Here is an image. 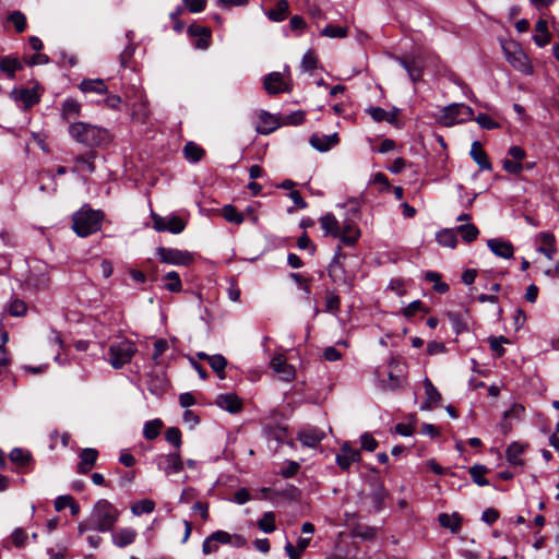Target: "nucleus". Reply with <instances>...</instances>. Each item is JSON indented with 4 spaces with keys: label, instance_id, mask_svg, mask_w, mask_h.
<instances>
[{
    "label": "nucleus",
    "instance_id": "nucleus-1",
    "mask_svg": "<svg viewBox=\"0 0 559 559\" xmlns=\"http://www.w3.org/2000/svg\"><path fill=\"white\" fill-rule=\"evenodd\" d=\"M119 518L118 510L107 500L95 503L91 515L92 527L98 532L111 531Z\"/></svg>",
    "mask_w": 559,
    "mask_h": 559
},
{
    "label": "nucleus",
    "instance_id": "nucleus-2",
    "mask_svg": "<svg viewBox=\"0 0 559 559\" xmlns=\"http://www.w3.org/2000/svg\"><path fill=\"white\" fill-rule=\"evenodd\" d=\"M102 214L93 210H81L73 215V230L86 237L100 228Z\"/></svg>",
    "mask_w": 559,
    "mask_h": 559
},
{
    "label": "nucleus",
    "instance_id": "nucleus-3",
    "mask_svg": "<svg viewBox=\"0 0 559 559\" xmlns=\"http://www.w3.org/2000/svg\"><path fill=\"white\" fill-rule=\"evenodd\" d=\"M69 132L75 141L87 146L99 145L105 135L99 128L84 122L72 123L69 127Z\"/></svg>",
    "mask_w": 559,
    "mask_h": 559
},
{
    "label": "nucleus",
    "instance_id": "nucleus-4",
    "mask_svg": "<svg viewBox=\"0 0 559 559\" xmlns=\"http://www.w3.org/2000/svg\"><path fill=\"white\" fill-rule=\"evenodd\" d=\"M346 253L343 252L341 245L335 249L332 261L329 264V275L335 284L353 285L355 274L348 272L345 267Z\"/></svg>",
    "mask_w": 559,
    "mask_h": 559
},
{
    "label": "nucleus",
    "instance_id": "nucleus-5",
    "mask_svg": "<svg viewBox=\"0 0 559 559\" xmlns=\"http://www.w3.org/2000/svg\"><path fill=\"white\" fill-rule=\"evenodd\" d=\"M445 126L474 120V110L465 104H451L443 108L442 117Z\"/></svg>",
    "mask_w": 559,
    "mask_h": 559
},
{
    "label": "nucleus",
    "instance_id": "nucleus-6",
    "mask_svg": "<svg viewBox=\"0 0 559 559\" xmlns=\"http://www.w3.org/2000/svg\"><path fill=\"white\" fill-rule=\"evenodd\" d=\"M503 51L506 55V58L508 62L519 72L530 75L533 73V66L526 56V53L523 51V49L516 45L513 44L511 46H503Z\"/></svg>",
    "mask_w": 559,
    "mask_h": 559
},
{
    "label": "nucleus",
    "instance_id": "nucleus-7",
    "mask_svg": "<svg viewBox=\"0 0 559 559\" xmlns=\"http://www.w3.org/2000/svg\"><path fill=\"white\" fill-rule=\"evenodd\" d=\"M135 350L134 344L129 341L112 344L109 347L108 360L114 368L119 369L131 360Z\"/></svg>",
    "mask_w": 559,
    "mask_h": 559
},
{
    "label": "nucleus",
    "instance_id": "nucleus-8",
    "mask_svg": "<svg viewBox=\"0 0 559 559\" xmlns=\"http://www.w3.org/2000/svg\"><path fill=\"white\" fill-rule=\"evenodd\" d=\"M396 61L403 67L413 83L421 81L424 74V59L418 56L396 57Z\"/></svg>",
    "mask_w": 559,
    "mask_h": 559
},
{
    "label": "nucleus",
    "instance_id": "nucleus-9",
    "mask_svg": "<svg viewBox=\"0 0 559 559\" xmlns=\"http://www.w3.org/2000/svg\"><path fill=\"white\" fill-rule=\"evenodd\" d=\"M152 219H153L154 228L158 231L168 230L174 234H179L186 227V223L183 222V219L180 218L179 216H175V215L169 216V217H164V216L153 213Z\"/></svg>",
    "mask_w": 559,
    "mask_h": 559
},
{
    "label": "nucleus",
    "instance_id": "nucleus-10",
    "mask_svg": "<svg viewBox=\"0 0 559 559\" xmlns=\"http://www.w3.org/2000/svg\"><path fill=\"white\" fill-rule=\"evenodd\" d=\"M157 254L162 262L177 265H188L193 261V257L188 251L170 248H158Z\"/></svg>",
    "mask_w": 559,
    "mask_h": 559
},
{
    "label": "nucleus",
    "instance_id": "nucleus-11",
    "mask_svg": "<svg viewBox=\"0 0 559 559\" xmlns=\"http://www.w3.org/2000/svg\"><path fill=\"white\" fill-rule=\"evenodd\" d=\"M324 438L325 432L316 426H306L297 432V440L306 448H317Z\"/></svg>",
    "mask_w": 559,
    "mask_h": 559
},
{
    "label": "nucleus",
    "instance_id": "nucleus-12",
    "mask_svg": "<svg viewBox=\"0 0 559 559\" xmlns=\"http://www.w3.org/2000/svg\"><path fill=\"white\" fill-rule=\"evenodd\" d=\"M361 460L360 452L353 449L349 442H344L336 454L335 462L342 471L347 472L353 463Z\"/></svg>",
    "mask_w": 559,
    "mask_h": 559
},
{
    "label": "nucleus",
    "instance_id": "nucleus-13",
    "mask_svg": "<svg viewBox=\"0 0 559 559\" xmlns=\"http://www.w3.org/2000/svg\"><path fill=\"white\" fill-rule=\"evenodd\" d=\"M309 143L314 150L324 153L336 146L340 143V138L337 133L330 135L313 133L309 139Z\"/></svg>",
    "mask_w": 559,
    "mask_h": 559
},
{
    "label": "nucleus",
    "instance_id": "nucleus-14",
    "mask_svg": "<svg viewBox=\"0 0 559 559\" xmlns=\"http://www.w3.org/2000/svg\"><path fill=\"white\" fill-rule=\"evenodd\" d=\"M361 236L360 229L352 221H344L341 226L340 240L347 247H353L357 243Z\"/></svg>",
    "mask_w": 559,
    "mask_h": 559
},
{
    "label": "nucleus",
    "instance_id": "nucleus-15",
    "mask_svg": "<svg viewBox=\"0 0 559 559\" xmlns=\"http://www.w3.org/2000/svg\"><path fill=\"white\" fill-rule=\"evenodd\" d=\"M487 246L490 249V251L497 257H500L503 259L513 258L514 247L508 240L492 238L487 241Z\"/></svg>",
    "mask_w": 559,
    "mask_h": 559
},
{
    "label": "nucleus",
    "instance_id": "nucleus-16",
    "mask_svg": "<svg viewBox=\"0 0 559 559\" xmlns=\"http://www.w3.org/2000/svg\"><path fill=\"white\" fill-rule=\"evenodd\" d=\"M216 405L231 414L242 411V401L235 393L221 394L216 397Z\"/></svg>",
    "mask_w": 559,
    "mask_h": 559
},
{
    "label": "nucleus",
    "instance_id": "nucleus-17",
    "mask_svg": "<svg viewBox=\"0 0 559 559\" xmlns=\"http://www.w3.org/2000/svg\"><path fill=\"white\" fill-rule=\"evenodd\" d=\"M389 497V492L384 485L380 480H374L371 484L370 499L376 512H380L384 508L385 499Z\"/></svg>",
    "mask_w": 559,
    "mask_h": 559
},
{
    "label": "nucleus",
    "instance_id": "nucleus-18",
    "mask_svg": "<svg viewBox=\"0 0 559 559\" xmlns=\"http://www.w3.org/2000/svg\"><path fill=\"white\" fill-rule=\"evenodd\" d=\"M469 155L473 158V160L479 166L480 170L492 169V164L489 160V157L485 150L483 148V145L479 141H474L472 143Z\"/></svg>",
    "mask_w": 559,
    "mask_h": 559
},
{
    "label": "nucleus",
    "instance_id": "nucleus-19",
    "mask_svg": "<svg viewBox=\"0 0 559 559\" xmlns=\"http://www.w3.org/2000/svg\"><path fill=\"white\" fill-rule=\"evenodd\" d=\"M424 388L426 393V400L423 403L420 409L426 411L430 409L432 406H437L440 404L442 396L438 389L433 385L429 378H425Z\"/></svg>",
    "mask_w": 559,
    "mask_h": 559
},
{
    "label": "nucleus",
    "instance_id": "nucleus-20",
    "mask_svg": "<svg viewBox=\"0 0 559 559\" xmlns=\"http://www.w3.org/2000/svg\"><path fill=\"white\" fill-rule=\"evenodd\" d=\"M321 228L325 236L333 238H340L341 236V224L333 213H326L319 218Z\"/></svg>",
    "mask_w": 559,
    "mask_h": 559
},
{
    "label": "nucleus",
    "instance_id": "nucleus-21",
    "mask_svg": "<svg viewBox=\"0 0 559 559\" xmlns=\"http://www.w3.org/2000/svg\"><path fill=\"white\" fill-rule=\"evenodd\" d=\"M280 126L278 119L275 116L270 115L266 111L259 114V120L257 122V131L262 134H269L277 129Z\"/></svg>",
    "mask_w": 559,
    "mask_h": 559
},
{
    "label": "nucleus",
    "instance_id": "nucleus-22",
    "mask_svg": "<svg viewBox=\"0 0 559 559\" xmlns=\"http://www.w3.org/2000/svg\"><path fill=\"white\" fill-rule=\"evenodd\" d=\"M524 451H525L524 444H522L518 441L511 442L506 450V459H507L508 463L512 466L523 467L524 461L521 459V455L524 453Z\"/></svg>",
    "mask_w": 559,
    "mask_h": 559
},
{
    "label": "nucleus",
    "instance_id": "nucleus-23",
    "mask_svg": "<svg viewBox=\"0 0 559 559\" xmlns=\"http://www.w3.org/2000/svg\"><path fill=\"white\" fill-rule=\"evenodd\" d=\"M400 366V360L396 357H391L388 361V367L390 369L388 373V383H384V386L389 390H397L402 388L404 378L400 374H395L393 371L397 369Z\"/></svg>",
    "mask_w": 559,
    "mask_h": 559
},
{
    "label": "nucleus",
    "instance_id": "nucleus-24",
    "mask_svg": "<svg viewBox=\"0 0 559 559\" xmlns=\"http://www.w3.org/2000/svg\"><path fill=\"white\" fill-rule=\"evenodd\" d=\"M98 453L95 449H84L80 453V463L78 464V472L80 474H87L95 465Z\"/></svg>",
    "mask_w": 559,
    "mask_h": 559
},
{
    "label": "nucleus",
    "instance_id": "nucleus-25",
    "mask_svg": "<svg viewBox=\"0 0 559 559\" xmlns=\"http://www.w3.org/2000/svg\"><path fill=\"white\" fill-rule=\"evenodd\" d=\"M535 31L537 32V34L533 36V40L538 47H545L547 44H549L551 36L550 33L548 32V25L546 20H538L535 25Z\"/></svg>",
    "mask_w": 559,
    "mask_h": 559
},
{
    "label": "nucleus",
    "instance_id": "nucleus-26",
    "mask_svg": "<svg viewBox=\"0 0 559 559\" xmlns=\"http://www.w3.org/2000/svg\"><path fill=\"white\" fill-rule=\"evenodd\" d=\"M95 157L96 153L94 151H90L84 155L76 156V166L72 169V171L76 173L79 170H87L88 173H93L95 170Z\"/></svg>",
    "mask_w": 559,
    "mask_h": 559
},
{
    "label": "nucleus",
    "instance_id": "nucleus-27",
    "mask_svg": "<svg viewBox=\"0 0 559 559\" xmlns=\"http://www.w3.org/2000/svg\"><path fill=\"white\" fill-rule=\"evenodd\" d=\"M438 521L442 527L449 528L452 533H457L462 527V520L457 513L451 515L441 513L438 516Z\"/></svg>",
    "mask_w": 559,
    "mask_h": 559
},
{
    "label": "nucleus",
    "instance_id": "nucleus-28",
    "mask_svg": "<svg viewBox=\"0 0 559 559\" xmlns=\"http://www.w3.org/2000/svg\"><path fill=\"white\" fill-rule=\"evenodd\" d=\"M79 87L83 93H96V94H106L107 93V86H106L105 82L100 79L83 80Z\"/></svg>",
    "mask_w": 559,
    "mask_h": 559
},
{
    "label": "nucleus",
    "instance_id": "nucleus-29",
    "mask_svg": "<svg viewBox=\"0 0 559 559\" xmlns=\"http://www.w3.org/2000/svg\"><path fill=\"white\" fill-rule=\"evenodd\" d=\"M436 239L440 246L454 249L457 245L456 229H453V228L442 229L441 231L437 233Z\"/></svg>",
    "mask_w": 559,
    "mask_h": 559
},
{
    "label": "nucleus",
    "instance_id": "nucleus-30",
    "mask_svg": "<svg viewBox=\"0 0 559 559\" xmlns=\"http://www.w3.org/2000/svg\"><path fill=\"white\" fill-rule=\"evenodd\" d=\"M136 537V532L132 528H122L112 536L114 544L118 547L131 545Z\"/></svg>",
    "mask_w": 559,
    "mask_h": 559
},
{
    "label": "nucleus",
    "instance_id": "nucleus-31",
    "mask_svg": "<svg viewBox=\"0 0 559 559\" xmlns=\"http://www.w3.org/2000/svg\"><path fill=\"white\" fill-rule=\"evenodd\" d=\"M81 112V104L75 99H67L62 105V118L67 121L76 119Z\"/></svg>",
    "mask_w": 559,
    "mask_h": 559
},
{
    "label": "nucleus",
    "instance_id": "nucleus-32",
    "mask_svg": "<svg viewBox=\"0 0 559 559\" xmlns=\"http://www.w3.org/2000/svg\"><path fill=\"white\" fill-rule=\"evenodd\" d=\"M166 466L164 468L166 475H170L173 473H179L183 469V462L178 452L170 453L165 457Z\"/></svg>",
    "mask_w": 559,
    "mask_h": 559
},
{
    "label": "nucleus",
    "instance_id": "nucleus-33",
    "mask_svg": "<svg viewBox=\"0 0 559 559\" xmlns=\"http://www.w3.org/2000/svg\"><path fill=\"white\" fill-rule=\"evenodd\" d=\"M15 98L21 100L24 108H29L39 102V96L34 90H20L13 92Z\"/></svg>",
    "mask_w": 559,
    "mask_h": 559
},
{
    "label": "nucleus",
    "instance_id": "nucleus-34",
    "mask_svg": "<svg viewBox=\"0 0 559 559\" xmlns=\"http://www.w3.org/2000/svg\"><path fill=\"white\" fill-rule=\"evenodd\" d=\"M488 468L485 465L481 464H475L472 467H469L468 473L475 484L478 486H488L489 481L485 477V474L488 473Z\"/></svg>",
    "mask_w": 559,
    "mask_h": 559
},
{
    "label": "nucleus",
    "instance_id": "nucleus-35",
    "mask_svg": "<svg viewBox=\"0 0 559 559\" xmlns=\"http://www.w3.org/2000/svg\"><path fill=\"white\" fill-rule=\"evenodd\" d=\"M306 120V111L298 109L292 111L289 114H282V127L283 126H293L297 127L305 122Z\"/></svg>",
    "mask_w": 559,
    "mask_h": 559
},
{
    "label": "nucleus",
    "instance_id": "nucleus-36",
    "mask_svg": "<svg viewBox=\"0 0 559 559\" xmlns=\"http://www.w3.org/2000/svg\"><path fill=\"white\" fill-rule=\"evenodd\" d=\"M183 154L188 160L197 163L203 158L205 151L194 142H188L183 147Z\"/></svg>",
    "mask_w": 559,
    "mask_h": 559
},
{
    "label": "nucleus",
    "instance_id": "nucleus-37",
    "mask_svg": "<svg viewBox=\"0 0 559 559\" xmlns=\"http://www.w3.org/2000/svg\"><path fill=\"white\" fill-rule=\"evenodd\" d=\"M456 233L460 234L465 242L471 243L477 239L479 229L474 224H464L456 228Z\"/></svg>",
    "mask_w": 559,
    "mask_h": 559
},
{
    "label": "nucleus",
    "instance_id": "nucleus-38",
    "mask_svg": "<svg viewBox=\"0 0 559 559\" xmlns=\"http://www.w3.org/2000/svg\"><path fill=\"white\" fill-rule=\"evenodd\" d=\"M347 27L328 24L321 31V35L330 38H344L347 36Z\"/></svg>",
    "mask_w": 559,
    "mask_h": 559
},
{
    "label": "nucleus",
    "instance_id": "nucleus-39",
    "mask_svg": "<svg viewBox=\"0 0 559 559\" xmlns=\"http://www.w3.org/2000/svg\"><path fill=\"white\" fill-rule=\"evenodd\" d=\"M258 527L265 532L272 533L276 530V518L273 512L265 513L262 519L258 521Z\"/></svg>",
    "mask_w": 559,
    "mask_h": 559
},
{
    "label": "nucleus",
    "instance_id": "nucleus-40",
    "mask_svg": "<svg viewBox=\"0 0 559 559\" xmlns=\"http://www.w3.org/2000/svg\"><path fill=\"white\" fill-rule=\"evenodd\" d=\"M300 471V463L293 460L282 461V478H290L298 474Z\"/></svg>",
    "mask_w": 559,
    "mask_h": 559
},
{
    "label": "nucleus",
    "instance_id": "nucleus-41",
    "mask_svg": "<svg viewBox=\"0 0 559 559\" xmlns=\"http://www.w3.org/2000/svg\"><path fill=\"white\" fill-rule=\"evenodd\" d=\"M209 364L211 368L218 374L221 379L225 377L224 370L227 365V360L222 355H212L211 358H209Z\"/></svg>",
    "mask_w": 559,
    "mask_h": 559
},
{
    "label": "nucleus",
    "instance_id": "nucleus-42",
    "mask_svg": "<svg viewBox=\"0 0 559 559\" xmlns=\"http://www.w3.org/2000/svg\"><path fill=\"white\" fill-rule=\"evenodd\" d=\"M20 69H22V64L16 59L5 57L0 61V70L8 73L10 78H13L15 71Z\"/></svg>",
    "mask_w": 559,
    "mask_h": 559
},
{
    "label": "nucleus",
    "instance_id": "nucleus-43",
    "mask_svg": "<svg viewBox=\"0 0 559 559\" xmlns=\"http://www.w3.org/2000/svg\"><path fill=\"white\" fill-rule=\"evenodd\" d=\"M222 213L224 218L229 223L239 225L243 222V215L233 205L224 206Z\"/></svg>",
    "mask_w": 559,
    "mask_h": 559
},
{
    "label": "nucleus",
    "instance_id": "nucleus-44",
    "mask_svg": "<svg viewBox=\"0 0 559 559\" xmlns=\"http://www.w3.org/2000/svg\"><path fill=\"white\" fill-rule=\"evenodd\" d=\"M163 427V423L159 419L147 421L144 426V437L148 440L155 439Z\"/></svg>",
    "mask_w": 559,
    "mask_h": 559
},
{
    "label": "nucleus",
    "instance_id": "nucleus-45",
    "mask_svg": "<svg viewBox=\"0 0 559 559\" xmlns=\"http://www.w3.org/2000/svg\"><path fill=\"white\" fill-rule=\"evenodd\" d=\"M509 340L504 336H492L489 338L490 349L495 353L497 357H502L506 354V349L502 346L503 344H508Z\"/></svg>",
    "mask_w": 559,
    "mask_h": 559
},
{
    "label": "nucleus",
    "instance_id": "nucleus-46",
    "mask_svg": "<svg viewBox=\"0 0 559 559\" xmlns=\"http://www.w3.org/2000/svg\"><path fill=\"white\" fill-rule=\"evenodd\" d=\"M155 508V502L151 499H143L138 502H135L131 511L135 515H141L143 513H151Z\"/></svg>",
    "mask_w": 559,
    "mask_h": 559
},
{
    "label": "nucleus",
    "instance_id": "nucleus-47",
    "mask_svg": "<svg viewBox=\"0 0 559 559\" xmlns=\"http://www.w3.org/2000/svg\"><path fill=\"white\" fill-rule=\"evenodd\" d=\"M292 199L295 206H290L287 209V213L292 214L296 209L305 210L308 207V203L304 200L300 192L298 190H292L286 194Z\"/></svg>",
    "mask_w": 559,
    "mask_h": 559
},
{
    "label": "nucleus",
    "instance_id": "nucleus-48",
    "mask_svg": "<svg viewBox=\"0 0 559 559\" xmlns=\"http://www.w3.org/2000/svg\"><path fill=\"white\" fill-rule=\"evenodd\" d=\"M264 87L269 94L280 93V73L273 72L264 80Z\"/></svg>",
    "mask_w": 559,
    "mask_h": 559
},
{
    "label": "nucleus",
    "instance_id": "nucleus-49",
    "mask_svg": "<svg viewBox=\"0 0 559 559\" xmlns=\"http://www.w3.org/2000/svg\"><path fill=\"white\" fill-rule=\"evenodd\" d=\"M325 309L329 312L337 313L341 309V298L336 293L328 292L325 297Z\"/></svg>",
    "mask_w": 559,
    "mask_h": 559
},
{
    "label": "nucleus",
    "instance_id": "nucleus-50",
    "mask_svg": "<svg viewBox=\"0 0 559 559\" xmlns=\"http://www.w3.org/2000/svg\"><path fill=\"white\" fill-rule=\"evenodd\" d=\"M164 280L166 281V288L170 292H180L181 290V281L177 272H169L165 275Z\"/></svg>",
    "mask_w": 559,
    "mask_h": 559
},
{
    "label": "nucleus",
    "instance_id": "nucleus-51",
    "mask_svg": "<svg viewBox=\"0 0 559 559\" xmlns=\"http://www.w3.org/2000/svg\"><path fill=\"white\" fill-rule=\"evenodd\" d=\"M419 311L428 312V308L425 307L421 300H414L403 309V316L412 318Z\"/></svg>",
    "mask_w": 559,
    "mask_h": 559
},
{
    "label": "nucleus",
    "instance_id": "nucleus-52",
    "mask_svg": "<svg viewBox=\"0 0 559 559\" xmlns=\"http://www.w3.org/2000/svg\"><path fill=\"white\" fill-rule=\"evenodd\" d=\"M474 120H476V122L486 130H493L499 128V123L484 112L478 114L476 118L474 117Z\"/></svg>",
    "mask_w": 559,
    "mask_h": 559
},
{
    "label": "nucleus",
    "instance_id": "nucleus-53",
    "mask_svg": "<svg viewBox=\"0 0 559 559\" xmlns=\"http://www.w3.org/2000/svg\"><path fill=\"white\" fill-rule=\"evenodd\" d=\"M9 21L14 24V27L17 33H22L26 27V19L25 15L20 11H14L9 15Z\"/></svg>",
    "mask_w": 559,
    "mask_h": 559
},
{
    "label": "nucleus",
    "instance_id": "nucleus-54",
    "mask_svg": "<svg viewBox=\"0 0 559 559\" xmlns=\"http://www.w3.org/2000/svg\"><path fill=\"white\" fill-rule=\"evenodd\" d=\"M449 320L451 321L452 328L456 334L467 330L466 323L463 321L460 313H449Z\"/></svg>",
    "mask_w": 559,
    "mask_h": 559
},
{
    "label": "nucleus",
    "instance_id": "nucleus-55",
    "mask_svg": "<svg viewBox=\"0 0 559 559\" xmlns=\"http://www.w3.org/2000/svg\"><path fill=\"white\" fill-rule=\"evenodd\" d=\"M317 56L313 51L309 50L307 51L301 60V67L306 71H312L317 68Z\"/></svg>",
    "mask_w": 559,
    "mask_h": 559
},
{
    "label": "nucleus",
    "instance_id": "nucleus-56",
    "mask_svg": "<svg viewBox=\"0 0 559 559\" xmlns=\"http://www.w3.org/2000/svg\"><path fill=\"white\" fill-rule=\"evenodd\" d=\"M166 440L174 444L177 449L181 445V432L178 428L171 427L168 428L165 432Z\"/></svg>",
    "mask_w": 559,
    "mask_h": 559
},
{
    "label": "nucleus",
    "instance_id": "nucleus-57",
    "mask_svg": "<svg viewBox=\"0 0 559 559\" xmlns=\"http://www.w3.org/2000/svg\"><path fill=\"white\" fill-rule=\"evenodd\" d=\"M502 168L509 174L519 175L524 170V165L523 163L512 159H504L502 163Z\"/></svg>",
    "mask_w": 559,
    "mask_h": 559
},
{
    "label": "nucleus",
    "instance_id": "nucleus-58",
    "mask_svg": "<svg viewBox=\"0 0 559 559\" xmlns=\"http://www.w3.org/2000/svg\"><path fill=\"white\" fill-rule=\"evenodd\" d=\"M10 314L13 317H22L27 311V306L23 300L15 299L9 307Z\"/></svg>",
    "mask_w": 559,
    "mask_h": 559
},
{
    "label": "nucleus",
    "instance_id": "nucleus-59",
    "mask_svg": "<svg viewBox=\"0 0 559 559\" xmlns=\"http://www.w3.org/2000/svg\"><path fill=\"white\" fill-rule=\"evenodd\" d=\"M361 449L373 452L378 448V441L368 432L360 437Z\"/></svg>",
    "mask_w": 559,
    "mask_h": 559
},
{
    "label": "nucleus",
    "instance_id": "nucleus-60",
    "mask_svg": "<svg viewBox=\"0 0 559 559\" xmlns=\"http://www.w3.org/2000/svg\"><path fill=\"white\" fill-rule=\"evenodd\" d=\"M168 349V343L159 338L154 343V353H153V360L155 364L159 365L162 361L159 360V357L162 354H164Z\"/></svg>",
    "mask_w": 559,
    "mask_h": 559
},
{
    "label": "nucleus",
    "instance_id": "nucleus-61",
    "mask_svg": "<svg viewBox=\"0 0 559 559\" xmlns=\"http://www.w3.org/2000/svg\"><path fill=\"white\" fill-rule=\"evenodd\" d=\"M366 112L376 121L382 122L386 119V110L381 107H369L366 109Z\"/></svg>",
    "mask_w": 559,
    "mask_h": 559
},
{
    "label": "nucleus",
    "instance_id": "nucleus-62",
    "mask_svg": "<svg viewBox=\"0 0 559 559\" xmlns=\"http://www.w3.org/2000/svg\"><path fill=\"white\" fill-rule=\"evenodd\" d=\"M296 370L292 365H288L285 359H282V381L290 382L295 379Z\"/></svg>",
    "mask_w": 559,
    "mask_h": 559
},
{
    "label": "nucleus",
    "instance_id": "nucleus-63",
    "mask_svg": "<svg viewBox=\"0 0 559 559\" xmlns=\"http://www.w3.org/2000/svg\"><path fill=\"white\" fill-rule=\"evenodd\" d=\"M300 490L293 485L282 488V499L287 498L289 501H296L300 498Z\"/></svg>",
    "mask_w": 559,
    "mask_h": 559
},
{
    "label": "nucleus",
    "instance_id": "nucleus-64",
    "mask_svg": "<svg viewBox=\"0 0 559 559\" xmlns=\"http://www.w3.org/2000/svg\"><path fill=\"white\" fill-rule=\"evenodd\" d=\"M525 414V408L521 404H513L510 409L504 412V418H516L521 419L523 415Z\"/></svg>",
    "mask_w": 559,
    "mask_h": 559
}]
</instances>
